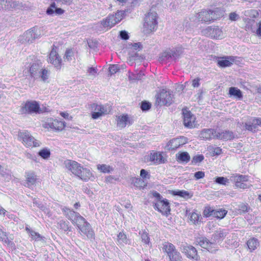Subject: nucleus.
Listing matches in <instances>:
<instances>
[{"label":"nucleus","instance_id":"obj_1","mask_svg":"<svg viewBox=\"0 0 261 261\" xmlns=\"http://www.w3.org/2000/svg\"><path fill=\"white\" fill-rule=\"evenodd\" d=\"M25 74H29L30 76L34 80L39 81L44 83H48L51 77L50 69L44 66L42 63L37 60L25 65L23 70Z\"/></svg>","mask_w":261,"mask_h":261},{"label":"nucleus","instance_id":"obj_2","mask_svg":"<svg viewBox=\"0 0 261 261\" xmlns=\"http://www.w3.org/2000/svg\"><path fill=\"white\" fill-rule=\"evenodd\" d=\"M125 12L124 11H118L115 14H110L106 18L102 19L100 22L102 28L108 30L119 22L124 17Z\"/></svg>","mask_w":261,"mask_h":261},{"label":"nucleus","instance_id":"obj_3","mask_svg":"<svg viewBox=\"0 0 261 261\" xmlns=\"http://www.w3.org/2000/svg\"><path fill=\"white\" fill-rule=\"evenodd\" d=\"M158 15L155 12L150 11L144 18L143 31L146 34L154 31L158 25Z\"/></svg>","mask_w":261,"mask_h":261},{"label":"nucleus","instance_id":"obj_4","mask_svg":"<svg viewBox=\"0 0 261 261\" xmlns=\"http://www.w3.org/2000/svg\"><path fill=\"white\" fill-rule=\"evenodd\" d=\"M173 98L171 91L163 89L156 95V102L161 106H169L172 102Z\"/></svg>","mask_w":261,"mask_h":261},{"label":"nucleus","instance_id":"obj_5","mask_svg":"<svg viewBox=\"0 0 261 261\" xmlns=\"http://www.w3.org/2000/svg\"><path fill=\"white\" fill-rule=\"evenodd\" d=\"M18 139L26 147H39L41 142L35 139L28 131L20 132L18 134Z\"/></svg>","mask_w":261,"mask_h":261},{"label":"nucleus","instance_id":"obj_6","mask_svg":"<svg viewBox=\"0 0 261 261\" xmlns=\"http://www.w3.org/2000/svg\"><path fill=\"white\" fill-rule=\"evenodd\" d=\"M22 114L39 113L41 112L39 103L35 100L27 101L20 108Z\"/></svg>","mask_w":261,"mask_h":261},{"label":"nucleus","instance_id":"obj_7","mask_svg":"<svg viewBox=\"0 0 261 261\" xmlns=\"http://www.w3.org/2000/svg\"><path fill=\"white\" fill-rule=\"evenodd\" d=\"M203 35L214 39H222L224 34L221 29L215 26L208 27L202 31Z\"/></svg>","mask_w":261,"mask_h":261},{"label":"nucleus","instance_id":"obj_8","mask_svg":"<svg viewBox=\"0 0 261 261\" xmlns=\"http://www.w3.org/2000/svg\"><path fill=\"white\" fill-rule=\"evenodd\" d=\"M92 111V117L96 119L99 117L108 114L111 111V107L109 106H104L93 103L91 105Z\"/></svg>","mask_w":261,"mask_h":261},{"label":"nucleus","instance_id":"obj_9","mask_svg":"<svg viewBox=\"0 0 261 261\" xmlns=\"http://www.w3.org/2000/svg\"><path fill=\"white\" fill-rule=\"evenodd\" d=\"M248 176L236 174L231 175L230 179L235 183L237 187L244 189L248 188L251 186L250 184L245 183L248 181Z\"/></svg>","mask_w":261,"mask_h":261},{"label":"nucleus","instance_id":"obj_10","mask_svg":"<svg viewBox=\"0 0 261 261\" xmlns=\"http://www.w3.org/2000/svg\"><path fill=\"white\" fill-rule=\"evenodd\" d=\"M79 229L80 233L83 235H86L89 239H92L94 237V233L91 226L84 218V221L82 222H78L75 224Z\"/></svg>","mask_w":261,"mask_h":261},{"label":"nucleus","instance_id":"obj_11","mask_svg":"<svg viewBox=\"0 0 261 261\" xmlns=\"http://www.w3.org/2000/svg\"><path fill=\"white\" fill-rule=\"evenodd\" d=\"M62 211L66 217L69 219L74 225L78 222H82L84 221V217L81 216L78 213H76L70 209L64 207Z\"/></svg>","mask_w":261,"mask_h":261},{"label":"nucleus","instance_id":"obj_12","mask_svg":"<svg viewBox=\"0 0 261 261\" xmlns=\"http://www.w3.org/2000/svg\"><path fill=\"white\" fill-rule=\"evenodd\" d=\"M145 162H150L152 164L159 165L166 162V158L160 152H152L149 155L145 156Z\"/></svg>","mask_w":261,"mask_h":261},{"label":"nucleus","instance_id":"obj_13","mask_svg":"<svg viewBox=\"0 0 261 261\" xmlns=\"http://www.w3.org/2000/svg\"><path fill=\"white\" fill-rule=\"evenodd\" d=\"M42 126L45 128H49L58 130H61L65 127V122L57 119L48 118L42 124Z\"/></svg>","mask_w":261,"mask_h":261},{"label":"nucleus","instance_id":"obj_14","mask_svg":"<svg viewBox=\"0 0 261 261\" xmlns=\"http://www.w3.org/2000/svg\"><path fill=\"white\" fill-rule=\"evenodd\" d=\"M181 251L190 259L196 261H198L200 259V257L198 255L197 250L194 247L191 245L187 244L184 245L181 248Z\"/></svg>","mask_w":261,"mask_h":261},{"label":"nucleus","instance_id":"obj_15","mask_svg":"<svg viewBox=\"0 0 261 261\" xmlns=\"http://www.w3.org/2000/svg\"><path fill=\"white\" fill-rule=\"evenodd\" d=\"M64 165L68 170L76 176L81 173V169H82V166L74 161L66 160L64 161Z\"/></svg>","mask_w":261,"mask_h":261},{"label":"nucleus","instance_id":"obj_16","mask_svg":"<svg viewBox=\"0 0 261 261\" xmlns=\"http://www.w3.org/2000/svg\"><path fill=\"white\" fill-rule=\"evenodd\" d=\"M183 121L184 125L189 128L194 127L196 126L195 117L187 109L182 110Z\"/></svg>","mask_w":261,"mask_h":261},{"label":"nucleus","instance_id":"obj_17","mask_svg":"<svg viewBox=\"0 0 261 261\" xmlns=\"http://www.w3.org/2000/svg\"><path fill=\"white\" fill-rule=\"evenodd\" d=\"M155 208L163 215H167L170 211L169 203L166 199L156 200L154 204Z\"/></svg>","mask_w":261,"mask_h":261},{"label":"nucleus","instance_id":"obj_18","mask_svg":"<svg viewBox=\"0 0 261 261\" xmlns=\"http://www.w3.org/2000/svg\"><path fill=\"white\" fill-rule=\"evenodd\" d=\"M48 62L57 69L61 68L62 60L58 55L56 47L52 48L49 54Z\"/></svg>","mask_w":261,"mask_h":261},{"label":"nucleus","instance_id":"obj_19","mask_svg":"<svg viewBox=\"0 0 261 261\" xmlns=\"http://www.w3.org/2000/svg\"><path fill=\"white\" fill-rule=\"evenodd\" d=\"M197 243L201 247L207 250L209 252L214 253L218 250V247L213 243L210 242L205 238H199L197 240Z\"/></svg>","mask_w":261,"mask_h":261},{"label":"nucleus","instance_id":"obj_20","mask_svg":"<svg viewBox=\"0 0 261 261\" xmlns=\"http://www.w3.org/2000/svg\"><path fill=\"white\" fill-rule=\"evenodd\" d=\"M215 13L213 11H203L196 15V17L199 21L207 22L217 19V17L215 16Z\"/></svg>","mask_w":261,"mask_h":261},{"label":"nucleus","instance_id":"obj_21","mask_svg":"<svg viewBox=\"0 0 261 261\" xmlns=\"http://www.w3.org/2000/svg\"><path fill=\"white\" fill-rule=\"evenodd\" d=\"M183 52L181 47L179 46L171 49H169L162 54V58L163 60L169 59L171 58H177Z\"/></svg>","mask_w":261,"mask_h":261},{"label":"nucleus","instance_id":"obj_22","mask_svg":"<svg viewBox=\"0 0 261 261\" xmlns=\"http://www.w3.org/2000/svg\"><path fill=\"white\" fill-rule=\"evenodd\" d=\"M186 143L187 138L180 137L170 140L167 144V147L169 150H174Z\"/></svg>","mask_w":261,"mask_h":261},{"label":"nucleus","instance_id":"obj_23","mask_svg":"<svg viewBox=\"0 0 261 261\" xmlns=\"http://www.w3.org/2000/svg\"><path fill=\"white\" fill-rule=\"evenodd\" d=\"M37 38H38V35L36 33L35 30H30L25 32L20 37V40L22 43L32 42Z\"/></svg>","mask_w":261,"mask_h":261},{"label":"nucleus","instance_id":"obj_24","mask_svg":"<svg viewBox=\"0 0 261 261\" xmlns=\"http://www.w3.org/2000/svg\"><path fill=\"white\" fill-rule=\"evenodd\" d=\"M236 58L233 56L220 57L218 60V64L220 67H230L235 61Z\"/></svg>","mask_w":261,"mask_h":261},{"label":"nucleus","instance_id":"obj_25","mask_svg":"<svg viewBox=\"0 0 261 261\" xmlns=\"http://www.w3.org/2000/svg\"><path fill=\"white\" fill-rule=\"evenodd\" d=\"M81 173L77 175L81 179L87 181L89 180H93L95 179L93 173L91 172L90 169L82 167L81 169Z\"/></svg>","mask_w":261,"mask_h":261},{"label":"nucleus","instance_id":"obj_26","mask_svg":"<svg viewBox=\"0 0 261 261\" xmlns=\"http://www.w3.org/2000/svg\"><path fill=\"white\" fill-rule=\"evenodd\" d=\"M132 119L127 115L119 116L117 118V125L119 128H124L127 124H131Z\"/></svg>","mask_w":261,"mask_h":261},{"label":"nucleus","instance_id":"obj_27","mask_svg":"<svg viewBox=\"0 0 261 261\" xmlns=\"http://www.w3.org/2000/svg\"><path fill=\"white\" fill-rule=\"evenodd\" d=\"M258 126H261V118H253L251 122L246 123L245 127L246 129L251 131L255 132Z\"/></svg>","mask_w":261,"mask_h":261},{"label":"nucleus","instance_id":"obj_28","mask_svg":"<svg viewBox=\"0 0 261 261\" xmlns=\"http://www.w3.org/2000/svg\"><path fill=\"white\" fill-rule=\"evenodd\" d=\"M228 233V230L220 229L213 234V240L216 243H219L223 240Z\"/></svg>","mask_w":261,"mask_h":261},{"label":"nucleus","instance_id":"obj_29","mask_svg":"<svg viewBox=\"0 0 261 261\" xmlns=\"http://www.w3.org/2000/svg\"><path fill=\"white\" fill-rule=\"evenodd\" d=\"M37 180V175L34 172H29L26 174V185L27 187L31 188L35 185Z\"/></svg>","mask_w":261,"mask_h":261},{"label":"nucleus","instance_id":"obj_30","mask_svg":"<svg viewBox=\"0 0 261 261\" xmlns=\"http://www.w3.org/2000/svg\"><path fill=\"white\" fill-rule=\"evenodd\" d=\"M216 137L218 139L223 140H229L234 138V135L231 132L225 130L220 132H217Z\"/></svg>","mask_w":261,"mask_h":261},{"label":"nucleus","instance_id":"obj_31","mask_svg":"<svg viewBox=\"0 0 261 261\" xmlns=\"http://www.w3.org/2000/svg\"><path fill=\"white\" fill-rule=\"evenodd\" d=\"M162 250L163 252L166 253L168 256L175 252L177 250L175 248V246L171 243L165 242L162 244Z\"/></svg>","mask_w":261,"mask_h":261},{"label":"nucleus","instance_id":"obj_32","mask_svg":"<svg viewBox=\"0 0 261 261\" xmlns=\"http://www.w3.org/2000/svg\"><path fill=\"white\" fill-rule=\"evenodd\" d=\"M217 132L213 129H204L202 130L199 136L204 139H210L213 137H216Z\"/></svg>","mask_w":261,"mask_h":261},{"label":"nucleus","instance_id":"obj_33","mask_svg":"<svg viewBox=\"0 0 261 261\" xmlns=\"http://www.w3.org/2000/svg\"><path fill=\"white\" fill-rule=\"evenodd\" d=\"M188 218L192 224H198L201 222V214L197 212H192L188 215Z\"/></svg>","mask_w":261,"mask_h":261},{"label":"nucleus","instance_id":"obj_34","mask_svg":"<svg viewBox=\"0 0 261 261\" xmlns=\"http://www.w3.org/2000/svg\"><path fill=\"white\" fill-rule=\"evenodd\" d=\"M248 247L251 252L255 250L259 246V241L255 238L249 239L247 243Z\"/></svg>","mask_w":261,"mask_h":261},{"label":"nucleus","instance_id":"obj_35","mask_svg":"<svg viewBox=\"0 0 261 261\" xmlns=\"http://www.w3.org/2000/svg\"><path fill=\"white\" fill-rule=\"evenodd\" d=\"M229 94L230 96H233L239 99L243 97L242 92L236 87H230L229 89Z\"/></svg>","mask_w":261,"mask_h":261},{"label":"nucleus","instance_id":"obj_36","mask_svg":"<svg viewBox=\"0 0 261 261\" xmlns=\"http://www.w3.org/2000/svg\"><path fill=\"white\" fill-rule=\"evenodd\" d=\"M97 169L98 171L103 173H109L113 170V167L106 164H98L97 165Z\"/></svg>","mask_w":261,"mask_h":261},{"label":"nucleus","instance_id":"obj_37","mask_svg":"<svg viewBox=\"0 0 261 261\" xmlns=\"http://www.w3.org/2000/svg\"><path fill=\"white\" fill-rule=\"evenodd\" d=\"M177 160L178 162L188 163L190 160V156L187 152H183L176 154Z\"/></svg>","mask_w":261,"mask_h":261},{"label":"nucleus","instance_id":"obj_38","mask_svg":"<svg viewBox=\"0 0 261 261\" xmlns=\"http://www.w3.org/2000/svg\"><path fill=\"white\" fill-rule=\"evenodd\" d=\"M38 155L44 160H48L50 156V149L46 147L44 148L39 151Z\"/></svg>","mask_w":261,"mask_h":261},{"label":"nucleus","instance_id":"obj_39","mask_svg":"<svg viewBox=\"0 0 261 261\" xmlns=\"http://www.w3.org/2000/svg\"><path fill=\"white\" fill-rule=\"evenodd\" d=\"M117 241L119 244L124 245L128 243V240L127 239L126 234H125L123 232H120L117 236Z\"/></svg>","mask_w":261,"mask_h":261},{"label":"nucleus","instance_id":"obj_40","mask_svg":"<svg viewBox=\"0 0 261 261\" xmlns=\"http://www.w3.org/2000/svg\"><path fill=\"white\" fill-rule=\"evenodd\" d=\"M227 213V211L224 209L215 210L214 217L218 219H222L225 216Z\"/></svg>","mask_w":261,"mask_h":261},{"label":"nucleus","instance_id":"obj_41","mask_svg":"<svg viewBox=\"0 0 261 261\" xmlns=\"http://www.w3.org/2000/svg\"><path fill=\"white\" fill-rule=\"evenodd\" d=\"M26 229L30 233L32 239L37 241H41L42 239V237L38 232L29 229L28 228H27Z\"/></svg>","mask_w":261,"mask_h":261},{"label":"nucleus","instance_id":"obj_42","mask_svg":"<svg viewBox=\"0 0 261 261\" xmlns=\"http://www.w3.org/2000/svg\"><path fill=\"white\" fill-rule=\"evenodd\" d=\"M173 194L185 198H189L192 196L188 191L184 190L174 191Z\"/></svg>","mask_w":261,"mask_h":261},{"label":"nucleus","instance_id":"obj_43","mask_svg":"<svg viewBox=\"0 0 261 261\" xmlns=\"http://www.w3.org/2000/svg\"><path fill=\"white\" fill-rule=\"evenodd\" d=\"M170 261H182L180 253L177 250L169 256Z\"/></svg>","mask_w":261,"mask_h":261},{"label":"nucleus","instance_id":"obj_44","mask_svg":"<svg viewBox=\"0 0 261 261\" xmlns=\"http://www.w3.org/2000/svg\"><path fill=\"white\" fill-rule=\"evenodd\" d=\"M215 210L210 206H206L204 208L203 215L205 217H209L210 216L214 217Z\"/></svg>","mask_w":261,"mask_h":261},{"label":"nucleus","instance_id":"obj_45","mask_svg":"<svg viewBox=\"0 0 261 261\" xmlns=\"http://www.w3.org/2000/svg\"><path fill=\"white\" fill-rule=\"evenodd\" d=\"M12 0H0V5L3 9H8L12 7Z\"/></svg>","mask_w":261,"mask_h":261},{"label":"nucleus","instance_id":"obj_46","mask_svg":"<svg viewBox=\"0 0 261 261\" xmlns=\"http://www.w3.org/2000/svg\"><path fill=\"white\" fill-rule=\"evenodd\" d=\"M68 222L64 220H61L58 223V226L59 228L65 231L70 230L68 226Z\"/></svg>","mask_w":261,"mask_h":261},{"label":"nucleus","instance_id":"obj_47","mask_svg":"<svg viewBox=\"0 0 261 261\" xmlns=\"http://www.w3.org/2000/svg\"><path fill=\"white\" fill-rule=\"evenodd\" d=\"M134 186L138 188H143L145 186V184L143 181V179L139 178H135L133 180Z\"/></svg>","mask_w":261,"mask_h":261},{"label":"nucleus","instance_id":"obj_48","mask_svg":"<svg viewBox=\"0 0 261 261\" xmlns=\"http://www.w3.org/2000/svg\"><path fill=\"white\" fill-rule=\"evenodd\" d=\"M215 181L220 185H226L229 183V179L224 177H218L216 178Z\"/></svg>","mask_w":261,"mask_h":261},{"label":"nucleus","instance_id":"obj_49","mask_svg":"<svg viewBox=\"0 0 261 261\" xmlns=\"http://www.w3.org/2000/svg\"><path fill=\"white\" fill-rule=\"evenodd\" d=\"M129 48L130 49L134 50L139 51L142 49V46L141 44L140 43L138 42V43H132L130 44H129Z\"/></svg>","mask_w":261,"mask_h":261},{"label":"nucleus","instance_id":"obj_50","mask_svg":"<svg viewBox=\"0 0 261 261\" xmlns=\"http://www.w3.org/2000/svg\"><path fill=\"white\" fill-rule=\"evenodd\" d=\"M204 159V156L202 154L197 155L195 156L192 161L193 164H196L198 163L201 162Z\"/></svg>","mask_w":261,"mask_h":261},{"label":"nucleus","instance_id":"obj_51","mask_svg":"<svg viewBox=\"0 0 261 261\" xmlns=\"http://www.w3.org/2000/svg\"><path fill=\"white\" fill-rule=\"evenodd\" d=\"M56 4L53 3L51 4L50 6L47 9L46 13L49 15H53L55 13Z\"/></svg>","mask_w":261,"mask_h":261},{"label":"nucleus","instance_id":"obj_52","mask_svg":"<svg viewBox=\"0 0 261 261\" xmlns=\"http://www.w3.org/2000/svg\"><path fill=\"white\" fill-rule=\"evenodd\" d=\"M0 241L6 244H8L9 242L6 233L2 230L0 231Z\"/></svg>","mask_w":261,"mask_h":261},{"label":"nucleus","instance_id":"obj_53","mask_svg":"<svg viewBox=\"0 0 261 261\" xmlns=\"http://www.w3.org/2000/svg\"><path fill=\"white\" fill-rule=\"evenodd\" d=\"M0 241L6 244H8L9 242L6 233L2 230L0 231Z\"/></svg>","mask_w":261,"mask_h":261},{"label":"nucleus","instance_id":"obj_54","mask_svg":"<svg viewBox=\"0 0 261 261\" xmlns=\"http://www.w3.org/2000/svg\"><path fill=\"white\" fill-rule=\"evenodd\" d=\"M119 70L117 65H112L109 67V72L111 74L116 73Z\"/></svg>","mask_w":261,"mask_h":261},{"label":"nucleus","instance_id":"obj_55","mask_svg":"<svg viewBox=\"0 0 261 261\" xmlns=\"http://www.w3.org/2000/svg\"><path fill=\"white\" fill-rule=\"evenodd\" d=\"M141 239L142 241L146 244H149V238L148 234L145 232H143L141 233Z\"/></svg>","mask_w":261,"mask_h":261},{"label":"nucleus","instance_id":"obj_56","mask_svg":"<svg viewBox=\"0 0 261 261\" xmlns=\"http://www.w3.org/2000/svg\"><path fill=\"white\" fill-rule=\"evenodd\" d=\"M87 73L89 75L95 76L97 73V69L94 67H89L87 70Z\"/></svg>","mask_w":261,"mask_h":261},{"label":"nucleus","instance_id":"obj_57","mask_svg":"<svg viewBox=\"0 0 261 261\" xmlns=\"http://www.w3.org/2000/svg\"><path fill=\"white\" fill-rule=\"evenodd\" d=\"M140 176L143 179H149L150 178V174L145 169H142L140 171Z\"/></svg>","mask_w":261,"mask_h":261},{"label":"nucleus","instance_id":"obj_58","mask_svg":"<svg viewBox=\"0 0 261 261\" xmlns=\"http://www.w3.org/2000/svg\"><path fill=\"white\" fill-rule=\"evenodd\" d=\"M248 205L246 204L242 203L239 205V211L240 213L246 212L248 211Z\"/></svg>","mask_w":261,"mask_h":261},{"label":"nucleus","instance_id":"obj_59","mask_svg":"<svg viewBox=\"0 0 261 261\" xmlns=\"http://www.w3.org/2000/svg\"><path fill=\"white\" fill-rule=\"evenodd\" d=\"M73 55V53L72 49H67L65 54V58L68 61H70L71 60Z\"/></svg>","mask_w":261,"mask_h":261},{"label":"nucleus","instance_id":"obj_60","mask_svg":"<svg viewBox=\"0 0 261 261\" xmlns=\"http://www.w3.org/2000/svg\"><path fill=\"white\" fill-rule=\"evenodd\" d=\"M150 104L146 101L142 102L141 108L143 111H147L150 108Z\"/></svg>","mask_w":261,"mask_h":261},{"label":"nucleus","instance_id":"obj_61","mask_svg":"<svg viewBox=\"0 0 261 261\" xmlns=\"http://www.w3.org/2000/svg\"><path fill=\"white\" fill-rule=\"evenodd\" d=\"M205 174L203 171H198L195 173L194 177L196 179H199L204 177Z\"/></svg>","mask_w":261,"mask_h":261},{"label":"nucleus","instance_id":"obj_62","mask_svg":"<svg viewBox=\"0 0 261 261\" xmlns=\"http://www.w3.org/2000/svg\"><path fill=\"white\" fill-rule=\"evenodd\" d=\"M229 17L231 21H235L239 18V16L235 12H232L229 14Z\"/></svg>","mask_w":261,"mask_h":261},{"label":"nucleus","instance_id":"obj_63","mask_svg":"<svg viewBox=\"0 0 261 261\" xmlns=\"http://www.w3.org/2000/svg\"><path fill=\"white\" fill-rule=\"evenodd\" d=\"M120 36L121 39L124 40H127L128 39L129 36L128 33L125 31H121L120 32Z\"/></svg>","mask_w":261,"mask_h":261},{"label":"nucleus","instance_id":"obj_64","mask_svg":"<svg viewBox=\"0 0 261 261\" xmlns=\"http://www.w3.org/2000/svg\"><path fill=\"white\" fill-rule=\"evenodd\" d=\"M222 152V149L220 147H215L214 148V150L213 151V155H219Z\"/></svg>","mask_w":261,"mask_h":261}]
</instances>
